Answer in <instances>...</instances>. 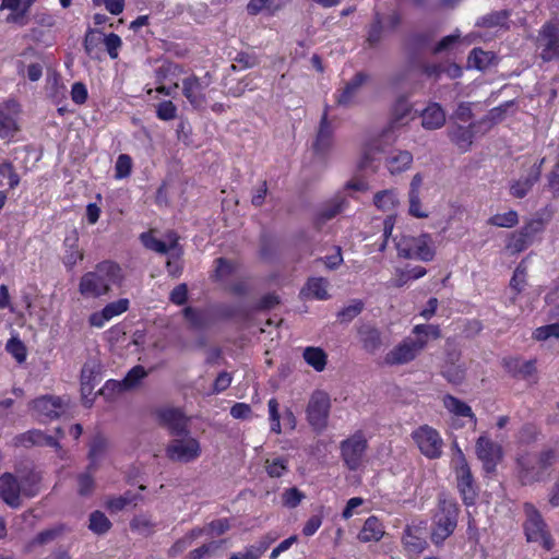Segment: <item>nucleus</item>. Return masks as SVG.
<instances>
[{
  "mask_svg": "<svg viewBox=\"0 0 559 559\" xmlns=\"http://www.w3.org/2000/svg\"><path fill=\"white\" fill-rule=\"evenodd\" d=\"M5 349L17 362L22 364L25 361L27 354L26 347L19 338H10L5 345Z\"/></svg>",
  "mask_w": 559,
  "mask_h": 559,
  "instance_id": "obj_55",
  "label": "nucleus"
},
{
  "mask_svg": "<svg viewBox=\"0 0 559 559\" xmlns=\"http://www.w3.org/2000/svg\"><path fill=\"white\" fill-rule=\"evenodd\" d=\"M443 406L454 416L468 418V420L476 426L477 418L473 413L471 406L457 397L447 394L443 396Z\"/></svg>",
  "mask_w": 559,
  "mask_h": 559,
  "instance_id": "obj_33",
  "label": "nucleus"
},
{
  "mask_svg": "<svg viewBox=\"0 0 559 559\" xmlns=\"http://www.w3.org/2000/svg\"><path fill=\"white\" fill-rule=\"evenodd\" d=\"M304 359L316 371L321 372L326 366L328 356L320 347H307L304 350Z\"/></svg>",
  "mask_w": 559,
  "mask_h": 559,
  "instance_id": "obj_40",
  "label": "nucleus"
},
{
  "mask_svg": "<svg viewBox=\"0 0 559 559\" xmlns=\"http://www.w3.org/2000/svg\"><path fill=\"white\" fill-rule=\"evenodd\" d=\"M330 409V395L322 390L313 391L306 408L307 420L313 430L321 432L328 427Z\"/></svg>",
  "mask_w": 559,
  "mask_h": 559,
  "instance_id": "obj_8",
  "label": "nucleus"
},
{
  "mask_svg": "<svg viewBox=\"0 0 559 559\" xmlns=\"http://www.w3.org/2000/svg\"><path fill=\"white\" fill-rule=\"evenodd\" d=\"M495 58L490 51H485L480 48H474L468 56V64L478 70H485L489 67Z\"/></svg>",
  "mask_w": 559,
  "mask_h": 559,
  "instance_id": "obj_43",
  "label": "nucleus"
},
{
  "mask_svg": "<svg viewBox=\"0 0 559 559\" xmlns=\"http://www.w3.org/2000/svg\"><path fill=\"white\" fill-rule=\"evenodd\" d=\"M160 425L174 437L186 436L189 432L188 418L178 408H162L157 412Z\"/></svg>",
  "mask_w": 559,
  "mask_h": 559,
  "instance_id": "obj_16",
  "label": "nucleus"
},
{
  "mask_svg": "<svg viewBox=\"0 0 559 559\" xmlns=\"http://www.w3.org/2000/svg\"><path fill=\"white\" fill-rule=\"evenodd\" d=\"M63 533V526H55L39 532L29 543V547L43 546L56 540Z\"/></svg>",
  "mask_w": 559,
  "mask_h": 559,
  "instance_id": "obj_47",
  "label": "nucleus"
},
{
  "mask_svg": "<svg viewBox=\"0 0 559 559\" xmlns=\"http://www.w3.org/2000/svg\"><path fill=\"white\" fill-rule=\"evenodd\" d=\"M559 455V441L551 449L540 453L526 454L519 460L521 478L523 483H532L544 479L548 475L549 467Z\"/></svg>",
  "mask_w": 559,
  "mask_h": 559,
  "instance_id": "obj_3",
  "label": "nucleus"
},
{
  "mask_svg": "<svg viewBox=\"0 0 559 559\" xmlns=\"http://www.w3.org/2000/svg\"><path fill=\"white\" fill-rule=\"evenodd\" d=\"M333 133L334 128L329 120V106L326 105L321 116L317 136L312 145L316 154L325 156L330 152L333 146Z\"/></svg>",
  "mask_w": 559,
  "mask_h": 559,
  "instance_id": "obj_19",
  "label": "nucleus"
},
{
  "mask_svg": "<svg viewBox=\"0 0 559 559\" xmlns=\"http://www.w3.org/2000/svg\"><path fill=\"white\" fill-rule=\"evenodd\" d=\"M455 449L456 453L453 457V464L457 489L463 502L466 506H472L477 497V486L462 450L457 445H455Z\"/></svg>",
  "mask_w": 559,
  "mask_h": 559,
  "instance_id": "obj_6",
  "label": "nucleus"
},
{
  "mask_svg": "<svg viewBox=\"0 0 559 559\" xmlns=\"http://www.w3.org/2000/svg\"><path fill=\"white\" fill-rule=\"evenodd\" d=\"M532 240L524 234L521 229L514 231L507 243V249L512 253H520L524 251L530 245Z\"/></svg>",
  "mask_w": 559,
  "mask_h": 559,
  "instance_id": "obj_48",
  "label": "nucleus"
},
{
  "mask_svg": "<svg viewBox=\"0 0 559 559\" xmlns=\"http://www.w3.org/2000/svg\"><path fill=\"white\" fill-rule=\"evenodd\" d=\"M265 549L266 546H249L243 551L233 554L228 559H259Z\"/></svg>",
  "mask_w": 559,
  "mask_h": 559,
  "instance_id": "obj_64",
  "label": "nucleus"
},
{
  "mask_svg": "<svg viewBox=\"0 0 559 559\" xmlns=\"http://www.w3.org/2000/svg\"><path fill=\"white\" fill-rule=\"evenodd\" d=\"M499 115L500 108H495L487 117L472 122L467 127L453 124L448 129L449 139L461 151L466 152L472 146L474 136L476 134H485L490 130L495 123L496 117Z\"/></svg>",
  "mask_w": 559,
  "mask_h": 559,
  "instance_id": "obj_4",
  "label": "nucleus"
},
{
  "mask_svg": "<svg viewBox=\"0 0 559 559\" xmlns=\"http://www.w3.org/2000/svg\"><path fill=\"white\" fill-rule=\"evenodd\" d=\"M364 309V304L360 300H353L348 306L338 311L337 317L341 322H349L356 318Z\"/></svg>",
  "mask_w": 559,
  "mask_h": 559,
  "instance_id": "obj_56",
  "label": "nucleus"
},
{
  "mask_svg": "<svg viewBox=\"0 0 559 559\" xmlns=\"http://www.w3.org/2000/svg\"><path fill=\"white\" fill-rule=\"evenodd\" d=\"M413 110L412 104L405 96H400L391 108V117L386 127L380 134V140L386 143H394L397 139L396 131L405 126L408 121V116Z\"/></svg>",
  "mask_w": 559,
  "mask_h": 559,
  "instance_id": "obj_10",
  "label": "nucleus"
},
{
  "mask_svg": "<svg viewBox=\"0 0 559 559\" xmlns=\"http://www.w3.org/2000/svg\"><path fill=\"white\" fill-rule=\"evenodd\" d=\"M345 198L336 195L326 202L317 213L314 226L320 229L323 224L340 214L346 206Z\"/></svg>",
  "mask_w": 559,
  "mask_h": 559,
  "instance_id": "obj_28",
  "label": "nucleus"
},
{
  "mask_svg": "<svg viewBox=\"0 0 559 559\" xmlns=\"http://www.w3.org/2000/svg\"><path fill=\"white\" fill-rule=\"evenodd\" d=\"M537 48L545 61L559 59V25L545 24L537 37Z\"/></svg>",
  "mask_w": 559,
  "mask_h": 559,
  "instance_id": "obj_15",
  "label": "nucleus"
},
{
  "mask_svg": "<svg viewBox=\"0 0 559 559\" xmlns=\"http://www.w3.org/2000/svg\"><path fill=\"white\" fill-rule=\"evenodd\" d=\"M476 454L483 462L485 471L491 473L502 457V450L498 443L481 436L476 441Z\"/></svg>",
  "mask_w": 559,
  "mask_h": 559,
  "instance_id": "obj_17",
  "label": "nucleus"
},
{
  "mask_svg": "<svg viewBox=\"0 0 559 559\" xmlns=\"http://www.w3.org/2000/svg\"><path fill=\"white\" fill-rule=\"evenodd\" d=\"M107 449H108L107 439L99 433L95 435L90 442V450H88L90 464L87 465L90 472H96L98 469L99 463L105 457Z\"/></svg>",
  "mask_w": 559,
  "mask_h": 559,
  "instance_id": "obj_31",
  "label": "nucleus"
},
{
  "mask_svg": "<svg viewBox=\"0 0 559 559\" xmlns=\"http://www.w3.org/2000/svg\"><path fill=\"white\" fill-rule=\"evenodd\" d=\"M265 468L271 477H281L287 469V460L283 457L266 460Z\"/></svg>",
  "mask_w": 559,
  "mask_h": 559,
  "instance_id": "obj_58",
  "label": "nucleus"
},
{
  "mask_svg": "<svg viewBox=\"0 0 559 559\" xmlns=\"http://www.w3.org/2000/svg\"><path fill=\"white\" fill-rule=\"evenodd\" d=\"M402 543L409 555H419L427 547L424 531L420 526H407L404 531Z\"/></svg>",
  "mask_w": 559,
  "mask_h": 559,
  "instance_id": "obj_27",
  "label": "nucleus"
},
{
  "mask_svg": "<svg viewBox=\"0 0 559 559\" xmlns=\"http://www.w3.org/2000/svg\"><path fill=\"white\" fill-rule=\"evenodd\" d=\"M412 334L415 335L417 340L424 341L425 348L428 343L429 336L433 338H439L441 336V331L438 325L417 324L413 328Z\"/></svg>",
  "mask_w": 559,
  "mask_h": 559,
  "instance_id": "obj_50",
  "label": "nucleus"
},
{
  "mask_svg": "<svg viewBox=\"0 0 559 559\" xmlns=\"http://www.w3.org/2000/svg\"><path fill=\"white\" fill-rule=\"evenodd\" d=\"M432 245L433 241L429 234H421L417 237L405 235L396 241V250L399 255L405 259L429 262L436 254Z\"/></svg>",
  "mask_w": 559,
  "mask_h": 559,
  "instance_id": "obj_5",
  "label": "nucleus"
},
{
  "mask_svg": "<svg viewBox=\"0 0 559 559\" xmlns=\"http://www.w3.org/2000/svg\"><path fill=\"white\" fill-rule=\"evenodd\" d=\"M421 126L426 130H437L445 123V112L438 103L429 104L421 112Z\"/></svg>",
  "mask_w": 559,
  "mask_h": 559,
  "instance_id": "obj_30",
  "label": "nucleus"
},
{
  "mask_svg": "<svg viewBox=\"0 0 559 559\" xmlns=\"http://www.w3.org/2000/svg\"><path fill=\"white\" fill-rule=\"evenodd\" d=\"M519 223V215L515 211L510 210L503 214H496L488 219V224L502 228H512Z\"/></svg>",
  "mask_w": 559,
  "mask_h": 559,
  "instance_id": "obj_49",
  "label": "nucleus"
},
{
  "mask_svg": "<svg viewBox=\"0 0 559 559\" xmlns=\"http://www.w3.org/2000/svg\"><path fill=\"white\" fill-rule=\"evenodd\" d=\"M122 280L123 274L119 264L106 260L81 277L79 292L84 297L97 298L107 295L111 287L119 286Z\"/></svg>",
  "mask_w": 559,
  "mask_h": 559,
  "instance_id": "obj_1",
  "label": "nucleus"
},
{
  "mask_svg": "<svg viewBox=\"0 0 559 559\" xmlns=\"http://www.w3.org/2000/svg\"><path fill=\"white\" fill-rule=\"evenodd\" d=\"M103 45H105L109 57L111 59H116L118 57L119 49L122 46V40L117 34L110 33L109 35H105Z\"/></svg>",
  "mask_w": 559,
  "mask_h": 559,
  "instance_id": "obj_60",
  "label": "nucleus"
},
{
  "mask_svg": "<svg viewBox=\"0 0 559 559\" xmlns=\"http://www.w3.org/2000/svg\"><path fill=\"white\" fill-rule=\"evenodd\" d=\"M424 341L417 340L415 335L403 338L386 355L385 362L389 365H405L414 359L424 350Z\"/></svg>",
  "mask_w": 559,
  "mask_h": 559,
  "instance_id": "obj_13",
  "label": "nucleus"
},
{
  "mask_svg": "<svg viewBox=\"0 0 559 559\" xmlns=\"http://www.w3.org/2000/svg\"><path fill=\"white\" fill-rule=\"evenodd\" d=\"M146 371L144 369V367L138 365V366H134L128 373L127 376L123 378V380L121 382H108L106 388H109L110 385L112 386V389H118L119 391H122V390H131V389H134L136 388L141 380L144 379L146 377Z\"/></svg>",
  "mask_w": 559,
  "mask_h": 559,
  "instance_id": "obj_35",
  "label": "nucleus"
},
{
  "mask_svg": "<svg viewBox=\"0 0 559 559\" xmlns=\"http://www.w3.org/2000/svg\"><path fill=\"white\" fill-rule=\"evenodd\" d=\"M156 116L164 121L173 120L177 116V107L171 100L162 102L156 107Z\"/></svg>",
  "mask_w": 559,
  "mask_h": 559,
  "instance_id": "obj_57",
  "label": "nucleus"
},
{
  "mask_svg": "<svg viewBox=\"0 0 559 559\" xmlns=\"http://www.w3.org/2000/svg\"><path fill=\"white\" fill-rule=\"evenodd\" d=\"M63 263L68 269H72L79 261L84 258L83 251L79 248V234L72 230L63 241Z\"/></svg>",
  "mask_w": 559,
  "mask_h": 559,
  "instance_id": "obj_29",
  "label": "nucleus"
},
{
  "mask_svg": "<svg viewBox=\"0 0 559 559\" xmlns=\"http://www.w3.org/2000/svg\"><path fill=\"white\" fill-rule=\"evenodd\" d=\"M412 437L421 454L430 460L442 455L443 440L440 433L432 427L424 425L413 431Z\"/></svg>",
  "mask_w": 559,
  "mask_h": 559,
  "instance_id": "obj_11",
  "label": "nucleus"
},
{
  "mask_svg": "<svg viewBox=\"0 0 559 559\" xmlns=\"http://www.w3.org/2000/svg\"><path fill=\"white\" fill-rule=\"evenodd\" d=\"M209 84V81L190 75L182 81V93L192 106L200 107L205 102L204 91Z\"/></svg>",
  "mask_w": 559,
  "mask_h": 559,
  "instance_id": "obj_22",
  "label": "nucleus"
},
{
  "mask_svg": "<svg viewBox=\"0 0 559 559\" xmlns=\"http://www.w3.org/2000/svg\"><path fill=\"white\" fill-rule=\"evenodd\" d=\"M384 534V526L380 522V520L376 516H369L358 534V538L360 542H378L382 538Z\"/></svg>",
  "mask_w": 559,
  "mask_h": 559,
  "instance_id": "obj_34",
  "label": "nucleus"
},
{
  "mask_svg": "<svg viewBox=\"0 0 559 559\" xmlns=\"http://www.w3.org/2000/svg\"><path fill=\"white\" fill-rule=\"evenodd\" d=\"M16 439L17 442L24 447L37 445L55 448L56 451L59 453L60 457H63L64 452L58 439H56L52 436L44 433L41 430L34 429L26 431L20 435Z\"/></svg>",
  "mask_w": 559,
  "mask_h": 559,
  "instance_id": "obj_25",
  "label": "nucleus"
},
{
  "mask_svg": "<svg viewBox=\"0 0 559 559\" xmlns=\"http://www.w3.org/2000/svg\"><path fill=\"white\" fill-rule=\"evenodd\" d=\"M329 286L330 283L326 278L312 277L308 280L306 288L302 290V293H306L307 296H311L312 298L319 300H326L330 298L328 293Z\"/></svg>",
  "mask_w": 559,
  "mask_h": 559,
  "instance_id": "obj_38",
  "label": "nucleus"
},
{
  "mask_svg": "<svg viewBox=\"0 0 559 559\" xmlns=\"http://www.w3.org/2000/svg\"><path fill=\"white\" fill-rule=\"evenodd\" d=\"M17 479L25 497H35L39 492L40 477L36 472L25 473Z\"/></svg>",
  "mask_w": 559,
  "mask_h": 559,
  "instance_id": "obj_41",
  "label": "nucleus"
},
{
  "mask_svg": "<svg viewBox=\"0 0 559 559\" xmlns=\"http://www.w3.org/2000/svg\"><path fill=\"white\" fill-rule=\"evenodd\" d=\"M182 72V68L174 63H165L156 70V83L164 84L165 81L174 82L178 80V74Z\"/></svg>",
  "mask_w": 559,
  "mask_h": 559,
  "instance_id": "obj_46",
  "label": "nucleus"
},
{
  "mask_svg": "<svg viewBox=\"0 0 559 559\" xmlns=\"http://www.w3.org/2000/svg\"><path fill=\"white\" fill-rule=\"evenodd\" d=\"M116 178H126L132 169V159L127 154H120L116 162Z\"/></svg>",
  "mask_w": 559,
  "mask_h": 559,
  "instance_id": "obj_62",
  "label": "nucleus"
},
{
  "mask_svg": "<svg viewBox=\"0 0 559 559\" xmlns=\"http://www.w3.org/2000/svg\"><path fill=\"white\" fill-rule=\"evenodd\" d=\"M105 34L96 29H88L84 38V49L87 55L93 56L98 47L104 44Z\"/></svg>",
  "mask_w": 559,
  "mask_h": 559,
  "instance_id": "obj_51",
  "label": "nucleus"
},
{
  "mask_svg": "<svg viewBox=\"0 0 559 559\" xmlns=\"http://www.w3.org/2000/svg\"><path fill=\"white\" fill-rule=\"evenodd\" d=\"M154 234V230L141 234V241L146 249L160 254H166L173 251V255L180 258L182 251L178 246L179 237L175 231H167L163 239H158Z\"/></svg>",
  "mask_w": 559,
  "mask_h": 559,
  "instance_id": "obj_14",
  "label": "nucleus"
},
{
  "mask_svg": "<svg viewBox=\"0 0 559 559\" xmlns=\"http://www.w3.org/2000/svg\"><path fill=\"white\" fill-rule=\"evenodd\" d=\"M305 498V493L296 487L285 489L281 496L282 504L288 509L298 507Z\"/></svg>",
  "mask_w": 559,
  "mask_h": 559,
  "instance_id": "obj_52",
  "label": "nucleus"
},
{
  "mask_svg": "<svg viewBox=\"0 0 559 559\" xmlns=\"http://www.w3.org/2000/svg\"><path fill=\"white\" fill-rule=\"evenodd\" d=\"M368 442L361 431L355 432L341 442L340 449L345 465L350 471H356L362 463Z\"/></svg>",
  "mask_w": 559,
  "mask_h": 559,
  "instance_id": "obj_12",
  "label": "nucleus"
},
{
  "mask_svg": "<svg viewBox=\"0 0 559 559\" xmlns=\"http://www.w3.org/2000/svg\"><path fill=\"white\" fill-rule=\"evenodd\" d=\"M374 205L381 211H393L399 204V199L395 190L379 191L373 197Z\"/></svg>",
  "mask_w": 559,
  "mask_h": 559,
  "instance_id": "obj_42",
  "label": "nucleus"
},
{
  "mask_svg": "<svg viewBox=\"0 0 559 559\" xmlns=\"http://www.w3.org/2000/svg\"><path fill=\"white\" fill-rule=\"evenodd\" d=\"M539 176V167H536L533 168L527 176L512 181L510 185L511 195L518 199L524 198L531 191L533 186L538 181Z\"/></svg>",
  "mask_w": 559,
  "mask_h": 559,
  "instance_id": "obj_32",
  "label": "nucleus"
},
{
  "mask_svg": "<svg viewBox=\"0 0 559 559\" xmlns=\"http://www.w3.org/2000/svg\"><path fill=\"white\" fill-rule=\"evenodd\" d=\"M111 527V522L105 515V513L100 511H94L90 515V524L88 528L98 535L107 533Z\"/></svg>",
  "mask_w": 559,
  "mask_h": 559,
  "instance_id": "obj_45",
  "label": "nucleus"
},
{
  "mask_svg": "<svg viewBox=\"0 0 559 559\" xmlns=\"http://www.w3.org/2000/svg\"><path fill=\"white\" fill-rule=\"evenodd\" d=\"M369 80V75L365 72H357L345 86L337 91L335 98L336 104L341 107H349L356 103V98L362 85Z\"/></svg>",
  "mask_w": 559,
  "mask_h": 559,
  "instance_id": "obj_20",
  "label": "nucleus"
},
{
  "mask_svg": "<svg viewBox=\"0 0 559 559\" xmlns=\"http://www.w3.org/2000/svg\"><path fill=\"white\" fill-rule=\"evenodd\" d=\"M183 316L193 329H203L206 325V316L203 311L192 307L183 309Z\"/></svg>",
  "mask_w": 559,
  "mask_h": 559,
  "instance_id": "obj_53",
  "label": "nucleus"
},
{
  "mask_svg": "<svg viewBox=\"0 0 559 559\" xmlns=\"http://www.w3.org/2000/svg\"><path fill=\"white\" fill-rule=\"evenodd\" d=\"M102 366L96 358L85 361L81 370V391L84 396L91 394L100 376Z\"/></svg>",
  "mask_w": 559,
  "mask_h": 559,
  "instance_id": "obj_26",
  "label": "nucleus"
},
{
  "mask_svg": "<svg viewBox=\"0 0 559 559\" xmlns=\"http://www.w3.org/2000/svg\"><path fill=\"white\" fill-rule=\"evenodd\" d=\"M22 489L17 477L11 473H4L0 476V497L11 508L21 507Z\"/></svg>",
  "mask_w": 559,
  "mask_h": 559,
  "instance_id": "obj_21",
  "label": "nucleus"
},
{
  "mask_svg": "<svg viewBox=\"0 0 559 559\" xmlns=\"http://www.w3.org/2000/svg\"><path fill=\"white\" fill-rule=\"evenodd\" d=\"M534 337L538 341H546L550 337L559 338V321L536 329Z\"/></svg>",
  "mask_w": 559,
  "mask_h": 559,
  "instance_id": "obj_59",
  "label": "nucleus"
},
{
  "mask_svg": "<svg viewBox=\"0 0 559 559\" xmlns=\"http://www.w3.org/2000/svg\"><path fill=\"white\" fill-rule=\"evenodd\" d=\"M290 0H250L247 4V12L250 15H257L261 11L266 10L273 14L285 7Z\"/></svg>",
  "mask_w": 559,
  "mask_h": 559,
  "instance_id": "obj_37",
  "label": "nucleus"
},
{
  "mask_svg": "<svg viewBox=\"0 0 559 559\" xmlns=\"http://www.w3.org/2000/svg\"><path fill=\"white\" fill-rule=\"evenodd\" d=\"M413 155L408 151H395L386 158V167L391 174L402 173L411 167Z\"/></svg>",
  "mask_w": 559,
  "mask_h": 559,
  "instance_id": "obj_36",
  "label": "nucleus"
},
{
  "mask_svg": "<svg viewBox=\"0 0 559 559\" xmlns=\"http://www.w3.org/2000/svg\"><path fill=\"white\" fill-rule=\"evenodd\" d=\"M20 105L15 100H8L0 105V138L11 139L19 131L17 118Z\"/></svg>",
  "mask_w": 559,
  "mask_h": 559,
  "instance_id": "obj_18",
  "label": "nucleus"
},
{
  "mask_svg": "<svg viewBox=\"0 0 559 559\" xmlns=\"http://www.w3.org/2000/svg\"><path fill=\"white\" fill-rule=\"evenodd\" d=\"M513 371L515 372V374L522 377L523 379L531 380L536 372L535 361L527 360V361L520 362V361L515 360Z\"/></svg>",
  "mask_w": 559,
  "mask_h": 559,
  "instance_id": "obj_61",
  "label": "nucleus"
},
{
  "mask_svg": "<svg viewBox=\"0 0 559 559\" xmlns=\"http://www.w3.org/2000/svg\"><path fill=\"white\" fill-rule=\"evenodd\" d=\"M95 472H90L88 466L86 472L78 476V492L80 496H90L94 490V477Z\"/></svg>",
  "mask_w": 559,
  "mask_h": 559,
  "instance_id": "obj_54",
  "label": "nucleus"
},
{
  "mask_svg": "<svg viewBox=\"0 0 559 559\" xmlns=\"http://www.w3.org/2000/svg\"><path fill=\"white\" fill-rule=\"evenodd\" d=\"M359 336L367 352L373 353L381 346V333L373 326L362 325L359 329Z\"/></svg>",
  "mask_w": 559,
  "mask_h": 559,
  "instance_id": "obj_39",
  "label": "nucleus"
},
{
  "mask_svg": "<svg viewBox=\"0 0 559 559\" xmlns=\"http://www.w3.org/2000/svg\"><path fill=\"white\" fill-rule=\"evenodd\" d=\"M438 501L430 533L431 542L437 546L453 534L459 518V506L454 499L440 495Z\"/></svg>",
  "mask_w": 559,
  "mask_h": 559,
  "instance_id": "obj_2",
  "label": "nucleus"
},
{
  "mask_svg": "<svg viewBox=\"0 0 559 559\" xmlns=\"http://www.w3.org/2000/svg\"><path fill=\"white\" fill-rule=\"evenodd\" d=\"M129 299L127 298L109 302L102 311L92 313L88 322L92 326L103 328L107 321L126 312L129 308Z\"/></svg>",
  "mask_w": 559,
  "mask_h": 559,
  "instance_id": "obj_23",
  "label": "nucleus"
},
{
  "mask_svg": "<svg viewBox=\"0 0 559 559\" xmlns=\"http://www.w3.org/2000/svg\"><path fill=\"white\" fill-rule=\"evenodd\" d=\"M0 176L9 179V186L12 189L20 183V176L15 173L11 162L0 163Z\"/></svg>",
  "mask_w": 559,
  "mask_h": 559,
  "instance_id": "obj_63",
  "label": "nucleus"
},
{
  "mask_svg": "<svg viewBox=\"0 0 559 559\" xmlns=\"http://www.w3.org/2000/svg\"><path fill=\"white\" fill-rule=\"evenodd\" d=\"M201 455L200 442L190 436L175 437L166 447V456L173 462L189 463Z\"/></svg>",
  "mask_w": 559,
  "mask_h": 559,
  "instance_id": "obj_9",
  "label": "nucleus"
},
{
  "mask_svg": "<svg viewBox=\"0 0 559 559\" xmlns=\"http://www.w3.org/2000/svg\"><path fill=\"white\" fill-rule=\"evenodd\" d=\"M524 511L526 514L524 531L527 540L539 543L546 550H551L555 545L554 539L539 512L531 503L524 504Z\"/></svg>",
  "mask_w": 559,
  "mask_h": 559,
  "instance_id": "obj_7",
  "label": "nucleus"
},
{
  "mask_svg": "<svg viewBox=\"0 0 559 559\" xmlns=\"http://www.w3.org/2000/svg\"><path fill=\"white\" fill-rule=\"evenodd\" d=\"M384 20L381 13H376L368 29L367 41L370 46L378 45L384 32Z\"/></svg>",
  "mask_w": 559,
  "mask_h": 559,
  "instance_id": "obj_44",
  "label": "nucleus"
},
{
  "mask_svg": "<svg viewBox=\"0 0 559 559\" xmlns=\"http://www.w3.org/2000/svg\"><path fill=\"white\" fill-rule=\"evenodd\" d=\"M33 408L40 420L58 418L63 413L62 400L58 396H41L33 401Z\"/></svg>",
  "mask_w": 559,
  "mask_h": 559,
  "instance_id": "obj_24",
  "label": "nucleus"
}]
</instances>
